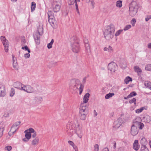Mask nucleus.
<instances>
[{
    "instance_id": "a18cd8bd",
    "label": "nucleus",
    "mask_w": 151,
    "mask_h": 151,
    "mask_svg": "<svg viewBox=\"0 0 151 151\" xmlns=\"http://www.w3.org/2000/svg\"><path fill=\"white\" fill-rule=\"evenodd\" d=\"M77 0H68V3L69 5H73Z\"/></svg>"
},
{
    "instance_id": "20e7f679",
    "label": "nucleus",
    "mask_w": 151,
    "mask_h": 151,
    "mask_svg": "<svg viewBox=\"0 0 151 151\" xmlns=\"http://www.w3.org/2000/svg\"><path fill=\"white\" fill-rule=\"evenodd\" d=\"M139 8L137 2L132 1L129 6V15L133 17L137 14Z\"/></svg>"
},
{
    "instance_id": "1a4fd4ad",
    "label": "nucleus",
    "mask_w": 151,
    "mask_h": 151,
    "mask_svg": "<svg viewBox=\"0 0 151 151\" xmlns=\"http://www.w3.org/2000/svg\"><path fill=\"white\" fill-rule=\"evenodd\" d=\"M117 67L116 63L111 62L109 64L108 67V70L111 71V73H113L115 72V71L116 70Z\"/></svg>"
},
{
    "instance_id": "aec40b11",
    "label": "nucleus",
    "mask_w": 151,
    "mask_h": 151,
    "mask_svg": "<svg viewBox=\"0 0 151 151\" xmlns=\"http://www.w3.org/2000/svg\"><path fill=\"white\" fill-rule=\"evenodd\" d=\"M48 21L51 26L53 27H54L56 23V22L55 20L54 17L49 19Z\"/></svg>"
},
{
    "instance_id": "6e6d98bb",
    "label": "nucleus",
    "mask_w": 151,
    "mask_h": 151,
    "mask_svg": "<svg viewBox=\"0 0 151 151\" xmlns=\"http://www.w3.org/2000/svg\"><path fill=\"white\" fill-rule=\"evenodd\" d=\"M43 101L42 96H39L38 97V102L41 103Z\"/></svg>"
},
{
    "instance_id": "774afa93",
    "label": "nucleus",
    "mask_w": 151,
    "mask_h": 151,
    "mask_svg": "<svg viewBox=\"0 0 151 151\" xmlns=\"http://www.w3.org/2000/svg\"><path fill=\"white\" fill-rule=\"evenodd\" d=\"M147 47L149 49H151V43L148 44Z\"/></svg>"
},
{
    "instance_id": "393cba45",
    "label": "nucleus",
    "mask_w": 151,
    "mask_h": 151,
    "mask_svg": "<svg viewBox=\"0 0 151 151\" xmlns=\"http://www.w3.org/2000/svg\"><path fill=\"white\" fill-rule=\"evenodd\" d=\"M38 28V34L40 35H42L43 33V29L42 24L39 25Z\"/></svg>"
},
{
    "instance_id": "9b49d317",
    "label": "nucleus",
    "mask_w": 151,
    "mask_h": 151,
    "mask_svg": "<svg viewBox=\"0 0 151 151\" xmlns=\"http://www.w3.org/2000/svg\"><path fill=\"white\" fill-rule=\"evenodd\" d=\"M25 134V136L27 139H29L31 137V133L34 132V130L32 128H30L25 130L24 132Z\"/></svg>"
},
{
    "instance_id": "603ef678",
    "label": "nucleus",
    "mask_w": 151,
    "mask_h": 151,
    "mask_svg": "<svg viewBox=\"0 0 151 151\" xmlns=\"http://www.w3.org/2000/svg\"><path fill=\"white\" fill-rule=\"evenodd\" d=\"M45 88L42 87H40L39 88V92L40 93H41L42 92L43 93L44 92H45Z\"/></svg>"
},
{
    "instance_id": "a878e982",
    "label": "nucleus",
    "mask_w": 151,
    "mask_h": 151,
    "mask_svg": "<svg viewBox=\"0 0 151 151\" xmlns=\"http://www.w3.org/2000/svg\"><path fill=\"white\" fill-rule=\"evenodd\" d=\"M145 85L147 88H148L151 90V82L148 81H146L145 82Z\"/></svg>"
},
{
    "instance_id": "b1692460",
    "label": "nucleus",
    "mask_w": 151,
    "mask_h": 151,
    "mask_svg": "<svg viewBox=\"0 0 151 151\" xmlns=\"http://www.w3.org/2000/svg\"><path fill=\"white\" fill-rule=\"evenodd\" d=\"M104 50L105 51H107L110 52H112L114 51L113 48L110 46H109L105 47L104 49Z\"/></svg>"
},
{
    "instance_id": "f704fd0d",
    "label": "nucleus",
    "mask_w": 151,
    "mask_h": 151,
    "mask_svg": "<svg viewBox=\"0 0 151 151\" xmlns=\"http://www.w3.org/2000/svg\"><path fill=\"white\" fill-rule=\"evenodd\" d=\"M14 56L13 55H12V58L13 60V67L15 69H17V62L15 61L14 59Z\"/></svg>"
},
{
    "instance_id": "c756f323",
    "label": "nucleus",
    "mask_w": 151,
    "mask_h": 151,
    "mask_svg": "<svg viewBox=\"0 0 151 151\" xmlns=\"http://www.w3.org/2000/svg\"><path fill=\"white\" fill-rule=\"evenodd\" d=\"M116 7L118 8H121L122 6V1L121 0L117 1L116 3Z\"/></svg>"
},
{
    "instance_id": "052dcab7",
    "label": "nucleus",
    "mask_w": 151,
    "mask_h": 151,
    "mask_svg": "<svg viewBox=\"0 0 151 151\" xmlns=\"http://www.w3.org/2000/svg\"><path fill=\"white\" fill-rule=\"evenodd\" d=\"M68 144L71 145L72 146H73V145H74L75 144L72 141L70 140H69L68 142Z\"/></svg>"
},
{
    "instance_id": "de8ad7c7",
    "label": "nucleus",
    "mask_w": 151,
    "mask_h": 151,
    "mask_svg": "<svg viewBox=\"0 0 151 151\" xmlns=\"http://www.w3.org/2000/svg\"><path fill=\"white\" fill-rule=\"evenodd\" d=\"M131 27V26L130 25H126L124 29V30L126 31L130 29Z\"/></svg>"
},
{
    "instance_id": "cd10ccee",
    "label": "nucleus",
    "mask_w": 151,
    "mask_h": 151,
    "mask_svg": "<svg viewBox=\"0 0 151 151\" xmlns=\"http://www.w3.org/2000/svg\"><path fill=\"white\" fill-rule=\"evenodd\" d=\"M134 70L137 73H139L142 72V70L138 66H135L134 67Z\"/></svg>"
},
{
    "instance_id": "4468645a",
    "label": "nucleus",
    "mask_w": 151,
    "mask_h": 151,
    "mask_svg": "<svg viewBox=\"0 0 151 151\" xmlns=\"http://www.w3.org/2000/svg\"><path fill=\"white\" fill-rule=\"evenodd\" d=\"M22 90L25 91L27 93H32L33 91V88L29 85H23V89Z\"/></svg>"
},
{
    "instance_id": "6e6552de",
    "label": "nucleus",
    "mask_w": 151,
    "mask_h": 151,
    "mask_svg": "<svg viewBox=\"0 0 151 151\" xmlns=\"http://www.w3.org/2000/svg\"><path fill=\"white\" fill-rule=\"evenodd\" d=\"M1 40L2 42L3 45L4 47V50L6 52H7L8 51L9 44L8 41L5 37L1 36L0 37Z\"/></svg>"
},
{
    "instance_id": "2f4dec72",
    "label": "nucleus",
    "mask_w": 151,
    "mask_h": 151,
    "mask_svg": "<svg viewBox=\"0 0 151 151\" xmlns=\"http://www.w3.org/2000/svg\"><path fill=\"white\" fill-rule=\"evenodd\" d=\"M114 95V93H109L106 94L105 96V98L106 99H108L109 98L112 97Z\"/></svg>"
},
{
    "instance_id": "e2e57ef3",
    "label": "nucleus",
    "mask_w": 151,
    "mask_h": 151,
    "mask_svg": "<svg viewBox=\"0 0 151 151\" xmlns=\"http://www.w3.org/2000/svg\"><path fill=\"white\" fill-rule=\"evenodd\" d=\"M84 42L85 43V44H89L88 43V40L86 39V38H85L84 40Z\"/></svg>"
},
{
    "instance_id": "f03ea898",
    "label": "nucleus",
    "mask_w": 151,
    "mask_h": 151,
    "mask_svg": "<svg viewBox=\"0 0 151 151\" xmlns=\"http://www.w3.org/2000/svg\"><path fill=\"white\" fill-rule=\"evenodd\" d=\"M144 127V125L143 123H142L140 122L134 121L131 127V134L133 136L136 135L138 133L139 129H141Z\"/></svg>"
},
{
    "instance_id": "37998d69",
    "label": "nucleus",
    "mask_w": 151,
    "mask_h": 151,
    "mask_svg": "<svg viewBox=\"0 0 151 151\" xmlns=\"http://www.w3.org/2000/svg\"><path fill=\"white\" fill-rule=\"evenodd\" d=\"M145 69L146 70L151 71V64H148L145 66Z\"/></svg>"
},
{
    "instance_id": "13d9d810",
    "label": "nucleus",
    "mask_w": 151,
    "mask_h": 151,
    "mask_svg": "<svg viewBox=\"0 0 151 151\" xmlns=\"http://www.w3.org/2000/svg\"><path fill=\"white\" fill-rule=\"evenodd\" d=\"M61 0H54V3L61 4Z\"/></svg>"
},
{
    "instance_id": "39448f33",
    "label": "nucleus",
    "mask_w": 151,
    "mask_h": 151,
    "mask_svg": "<svg viewBox=\"0 0 151 151\" xmlns=\"http://www.w3.org/2000/svg\"><path fill=\"white\" fill-rule=\"evenodd\" d=\"M74 132L76 134L78 137L81 139L83 135V132L82 130V127L78 122L75 124L74 126Z\"/></svg>"
},
{
    "instance_id": "864d4df0",
    "label": "nucleus",
    "mask_w": 151,
    "mask_h": 151,
    "mask_svg": "<svg viewBox=\"0 0 151 151\" xmlns=\"http://www.w3.org/2000/svg\"><path fill=\"white\" fill-rule=\"evenodd\" d=\"M12 149V147L10 146H6L5 148V150H6L8 151H10Z\"/></svg>"
},
{
    "instance_id": "3c124183",
    "label": "nucleus",
    "mask_w": 151,
    "mask_h": 151,
    "mask_svg": "<svg viewBox=\"0 0 151 151\" xmlns=\"http://www.w3.org/2000/svg\"><path fill=\"white\" fill-rule=\"evenodd\" d=\"M136 21V19H133L131 21V23L133 26H134Z\"/></svg>"
},
{
    "instance_id": "9d476101",
    "label": "nucleus",
    "mask_w": 151,
    "mask_h": 151,
    "mask_svg": "<svg viewBox=\"0 0 151 151\" xmlns=\"http://www.w3.org/2000/svg\"><path fill=\"white\" fill-rule=\"evenodd\" d=\"M123 122V119L119 117L114 122V127L116 129L119 128Z\"/></svg>"
},
{
    "instance_id": "338daca9",
    "label": "nucleus",
    "mask_w": 151,
    "mask_h": 151,
    "mask_svg": "<svg viewBox=\"0 0 151 151\" xmlns=\"http://www.w3.org/2000/svg\"><path fill=\"white\" fill-rule=\"evenodd\" d=\"M102 151H109V150L108 148L105 147L103 149Z\"/></svg>"
},
{
    "instance_id": "09e8293b",
    "label": "nucleus",
    "mask_w": 151,
    "mask_h": 151,
    "mask_svg": "<svg viewBox=\"0 0 151 151\" xmlns=\"http://www.w3.org/2000/svg\"><path fill=\"white\" fill-rule=\"evenodd\" d=\"M38 143L37 139H35L33 140L32 142V144L33 145H35L37 144Z\"/></svg>"
},
{
    "instance_id": "2eb2a0df",
    "label": "nucleus",
    "mask_w": 151,
    "mask_h": 151,
    "mask_svg": "<svg viewBox=\"0 0 151 151\" xmlns=\"http://www.w3.org/2000/svg\"><path fill=\"white\" fill-rule=\"evenodd\" d=\"M79 109V111L88 113V107L84 103H82L80 105Z\"/></svg>"
},
{
    "instance_id": "0e129e2a",
    "label": "nucleus",
    "mask_w": 151,
    "mask_h": 151,
    "mask_svg": "<svg viewBox=\"0 0 151 151\" xmlns=\"http://www.w3.org/2000/svg\"><path fill=\"white\" fill-rule=\"evenodd\" d=\"M72 147H73V148L75 150V151L78 150L77 146L75 144L74 145H73L72 146Z\"/></svg>"
},
{
    "instance_id": "a19ab883",
    "label": "nucleus",
    "mask_w": 151,
    "mask_h": 151,
    "mask_svg": "<svg viewBox=\"0 0 151 151\" xmlns=\"http://www.w3.org/2000/svg\"><path fill=\"white\" fill-rule=\"evenodd\" d=\"M15 94V90L14 88H12L11 89L10 92V96L11 97L13 96Z\"/></svg>"
},
{
    "instance_id": "7ed1b4c3",
    "label": "nucleus",
    "mask_w": 151,
    "mask_h": 151,
    "mask_svg": "<svg viewBox=\"0 0 151 151\" xmlns=\"http://www.w3.org/2000/svg\"><path fill=\"white\" fill-rule=\"evenodd\" d=\"M70 86L73 87V88L76 90L78 89V87L79 85L80 86L79 88V94L81 95L83 91V86L80 83L79 80L76 79H73L71 80L70 84Z\"/></svg>"
},
{
    "instance_id": "bb28decb",
    "label": "nucleus",
    "mask_w": 151,
    "mask_h": 151,
    "mask_svg": "<svg viewBox=\"0 0 151 151\" xmlns=\"http://www.w3.org/2000/svg\"><path fill=\"white\" fill-rule=\"evenodd\" d=\"M85 50L88 53H90L91 52L90 47L89 44L85 45Z\"/></svg>"
},
{
    "instance_id": "e433bc0d",
    "label": "nucleus",
    "mask_w": 151,
    "mask_h": 151,
    "mask_svg": "<svg viewBox=\"0 0 151 151\" xmlns=\"http://www.w3.org/2000/svg\"><path fill=\"white\" fill-rule=\"evenodd\" d=\"M54 40L53 39H52L50 42L47 45V47L49 49L51 48L52 47V45L54 42Z\"/></svg>"
},
{
    "instance_id": "c85d7f7f",
    "label": "nucleus",
    "mask_w": 151,
    "mask_h": 151,
    "mask_svg": "<svg viewBox=\"0 0 151 151\" xmlns=\"http://www.w3.org/2000/svg\"><path fill=\"white\" fill-rule=\"evenodd\" d=\"M132 81V78L129 76L126 77L124 80L125 83L126 84H127L129 81Z\"/></svg>"
},
{
    "instance_id": "ea45409f",
    "label": "nucleus",
    "mask_w": 151,
    "mask_h": 151,
    "mask_svg": "<svg viewBox=\"0 0 151 151\" xmlns=\"http://www.w3.org/2000/svg\"><path fill=\"white\" fill-rule=\"evenodd\" d=\"M22 49L26 51H27L28 53L30 52V50L27 45H26L24 47H22Z\"/></svg>"
},
{
    "instance_id": "4d7b16f0",
    "label": "nucleus",
    "mask_w": 151,
    "mask_h": 151,
    "mask_svg": "<svg viewBox=\"0 0 151 151\" xmlns=\"http://www.w3.org/2000/svg\"><path fill=\"white\" fill-rule=\"evenodd\" d=\"M29 53H27L24 54V56L25 58H28L30 57V55Z\"/></svg>"
},
{
    "instance_id": "a211bd4d",
    "label": "nucleus",
    "mask_w": 151,
    "mask_h": 151,
    "mask_svg": "<svg viewBox=\"0 0 151 151\" xmlns=\"http://www.w3.org/2000/svg\"><path fill=\"white\" fill-rule=\"evenodd\" d=\"M60 4L54 3L53 8L54 12H59L60 9Z\"/></svg>"
},
{
    "instance_id": "c9c22d12",
    "label": "nucleus",
    "mask_w": 151,
    "mask_h": 151,
    "mask_svg": "<svg viewBox=\"0 0 151 151\" xmlns=\"http://www.w3.org/2000/svg\"><path fill=\"white\" fill-rule=\"evenodd\" d=\"M4 130V128L3 127H0V139L2 137L3 135V132Z\"/></svg>"
},
{
    "instance_id": "69168bd1",
    "label": "nucleus",
    "mask_w": 151,
    "mask_h": 151,
    "mask_svg": "<svg viewBox=\"0 0 151 151\" xmlns=\"http://www.w3.org/2000/svg\"><path fill=\"white\" fill-rule=\"evenodd\" d=\"M87 77H85L83 78V81H82V82L84 83L86 82V80Z\"/></svg>"
},
{
    "instance_id": "4be33fe9",
    "label": "nucleus",
    "mask_w": 151,
    "mask_h": 151,
    "mask_svg": "<svg viewBox=\"0 0 151 151\" xmlns=\"http://www.w3.org/2000/svg\"><path fill=\"white\" fill-rule=\"evenodd\" d=\"M89 95L90 94L88 93H86L85 94L83 98V103L84 104L87 102L89 99Z\"/></svg>"
},
{
    "instance_id": "4c0bfd02",
    "label": "nucleus",
    "mask_w": 151,
    "mask_h": 151,
    "mask_svg": "<svg viewBox=\"0 0 151 151\" xmlns=\"http://www.w3.org/2000/svg\"><path fill=\"white\" fill-rule=\"evenodd\" d=\"M145 109L144 107H142L139 109H138L135 111V112L137 114H139L141 112Z\"/></svg>"
},
{
    "instance_id": "79ce46f5",
    "label": "nucleus",
    "mask_w": 151,
    "mask_h": 151,
    "mask_svg": "<svg viewBox=\"0 0 151 151\" xmlns=\"http://www.w3.org/2000/svg\"><path fill=\"white\" fill-rule=\"evenodd\" d=\"M137 95V93L135 91L131 92L130 94L128 95V97H131Z\"/></svg>"
},
{
    "instance_id": "6ab92c4d",
    "label": "nucleus",
    "mask_w": 151,
    "mask_h": 151,
    "mask_svg": "<svg viewBox=\"0 0 151 151\" xmlns=\"http://www.w3.org/2000/svg\"><path fill=\"white\" fill-rule=\"evenodd\" d=\"M142 120L144 122L149 123L151 121V117L148 115H146L143 117Z\"/></svg>"
},
{
    "instance_id": "f3484780",
    "label": "nucleus",
    "mask_w": 151,
    "mask_h": 151,
    "mask_svg": "<svg viewBox=\"0 0 151 151\" xmlns=\"http://www.w3.org/2000/svg\"><path fill=\"white\" fill-rule=\"evenodd\" d=\"M133 148L136 151H137L139 148L140 145L137 140H135L133 144Z\"/></svg>"
},
{
    "instance_id": "5fc2aeb1",
    "label": "nucleus",
    "mask_w": 151,
    "mask_h": 151,
    "mask_svg": "<svg viewBox=\"0 0 151 151\" xmlns=\"http://www.w3.org/2000/svg\"><path fill=\"white\" fill-rule=\"evenodd\" d=\"M33 36L35 40V41L37 42V41L38 40V36L36 33H34L33 34Z\"/></svg>"
},
{
    "instance_id": "ddd939ff",
    "label": "nucleus",
    "mask_w": 151,
    "mask_h": 151,
    "mask_svg": "<svg viewBox=\"0 0 151 151\" xmlns=\"http://www.w3.org/2000/svg\"><path fill=\"white\" fill-rule=\"evenodd\" d=\"M76 6V9L77 13L79 15L80 12L78 10V6L79 7H81L83 6V4L80 1V0H77L75 2Z\"/></svg>"
},
{
    "instance_id": "c03bdc74",
    "label": "nucleus",
    "mask_w": 151,
    "mask_h": 151,
    "mask_svg": "<svg viewBox=\"0 0 151 151\" xmlns=\"http://www.w3.org/2000/svg\"><path fill=\"white\" fill-rule=\"evenodd\" d=\"M99 146L98 144H96L93 148V151H99Z\"/></svg>"
},
{
    "instance_id": "412c9836",
    "label": "nucleus",
    "mask_w": 151,
    "mask_h": 151,
    "mask_svg": "<svg viewBox=\"0 0 151 151\" xmlns=\"http://www.w3.org/2000/svg\"><path fill=\"white\" fill-rule=\"evenodd\" d=\"M5 89L4 87L2 85H0V96H3L5 95Z\"/></svg>"
},
{
    "instance_id": "5701e85b",
    "label": "nucleus",
    "mask_w": 151,
    "mask_h": 151,
    "mask_svg": "<svg viewBox=\"0 0 151 151\" xmlns=\"http://www.w3.org/2000/svg\"><path fill=\"white\" fill-rule=\"evenodd\" d=\"M147 142L145 137L142 138L140 141V143L142 145V146L146 147V145L147 144Z\"/></svg>"
},
{
    "instance_id": "680f3d73",
    "label": "nucleus",
    "mask_w": 151,
    "mask_h": 151,
    "mask_svg": "<svg viewBox=\"0 0 151 151\" xmlns=\"http://www.w3.org/2000/svg\"><path fill=\"white\" fill-rule=\"evenodd\" d=\"M22 45H24L26 43V40L25 39H22L21 41Z\"/></svg>"
},
{
    "instance_id": "473e14b6",
    "label": "nucleus",
    "mask_w": 151,
    "mask_h": 151,
    "mask_svg": "<svg viewBox=\"0 0 151 151\" xmlns=\"http://www.w3.org/2000/svg\"><path fill=\"white\" fill-rule=\"evenodd\" d=\"M47 14L49 19L54 18L53 13L51 11H49L47 13Z\"/></svg>"
},
{
    "instance_id": "49530a36",
    "label": "nucleus",
    "mask_w": 151,
    "mask_h": 151,
    "mask_svg": "<svg viewBox=\"0 0 151 151\" xmlns=\"http://www.w3.org/2000/svg\"><path fill=\"white\" fill-rule=\"evenodd\" d=\"M140 151H149V150L146 147L141 146Z\"/></svg>"
},
{
    "instance_id": "7c9ffc66",
    "label": "nucleus",
    "mask_w": 151,
    "mask_h": 151,
    "mask_svg": "<svg viewBox=\"0 0 151 151\" xmlns=\"http://www.w3.org/2000/svg\"><path fill=\"white\" fill-rule=\"evenodd\" d=\"M87 115L85 114H81L80 113H79V114L80 119L83 120H85Z\"/></svg>"
},
{
    "instance_id": "58836bf2",
    "label": "nucleus",
    "mask_w": 151,
    "mask_h": 151,
    "mask_svg": "<svg viewBox=\"0 0 151 151\" xmlns=\"http://www.w3.org/2000/svg\"><path fill=\"white\" fill-rule=\"evenodd\" d=\"M123 31L122 29H119L115 33H114V35L116 37L119 36Z\"/></svg>"
},
{
    "instance_id": "423d86ee",
    "label": "nucleus",
    "mask_w": 151,
    "mask_h": 151,
    "mask_svg": "<svg viewBox=\"0 0 151 151\" xmlns=\"http://www.w3.org/2000/svg\"><path fill=\"white\" fill-rule=\"evenodd\" d=\"M75 124L69 122L67 124L65 131L68 134H72L73 133Z\"/></svg>"
},
{
    "instance_id": "72a5a7b5",
    "label": "nucleus",
    "mask_w": 151,
    "mask_h": 151,
    "mask_svg": "<svg viewBox=\"0 0 151 151\" xmlns=\"http://www.w3.org/2000/svg\"><path fill=\"white\" fill-rule=\"evenodd\" d=\"M36 7V4L34 2H32L31 3V11L33 12L34 11Z\"/></svg>"
},
{
    "instance_id": "8fccbe9b",
    "label": "nucleus",
    "mask_w": 151,
    "mask_h": 151,
    "mask_svg": "<svg viewBox=\"0 0 151 151\" xmlns=\"http://www.w3.org/2000/svg\"><path fill=\"white\" fill-rule=\"evenodd\" d=\"M136 99L135 98H133L132 99L129 100V103L130 104H132L133 103H134V104L135 105L136 104Z\"/></svg>"
},
{
    "instance_id": "f8f14e48",
    "label": "nucleus",
    "mask_w": 151,
    "mask_h": 151,
    "mask_svg": "<svg viewBox=\"0 0 151 151\" xmlns=\"http://www.w3.org/2000/svg\"><path fill=\"white\" fill-rule=\"evenodd\" d=\"M20 123L21 122L20 121L16 122L11 127L10 132L12 133L13 134H14L18 129L19 127H18V126L19 125Z\"/></svg>"
},
{
    "instance_id": "dca6fc26",
    "label": "nucleus",
    "mask_w": 151,
    "mask_h": 151,
    "mask_svg": "<svg viewBox=\"0 0 151 151\" xmlns=\"http://www.w3.org/2000/svg\"><path fill=\"white\" fill-rule=\"evenodd\" d=\"M23 85H24L19 82H15L13 84L14 87L21 90L23 89Z\"/></svg>"
},
{
    "instance_id": "f257e3e1",
    "label": "nucleus",
    "mask_w": 151,
    "mask_h": 151,
    "mask_svg": "<svg viewBox=\"0 0 151 151\" xmlns=\"http://www.w3.org/2000/svg\"><path fill=\"white\" fill-rule=\"evenodd\" d=\"M115 27L113 24H110L106 26L103 31L104 37L107 40H110L114 37Z\"/></svg>"
},
{
    "instance_id": "0eeeda50",
    "label": "nucleus",
    "mask_w": 151,
    "mask_h": 151,
    "mask_svg": "<svg viewBox=\"0 0 151 151\" xmlns=\"http://www.w3.org/2000/svg\"><path fill=\"white\" fill-rule=\"evenodd\" d=\"M72 50L75 53H78L79 51L80 47L78 42L75 41L71 45Z\"/></svg>"
},
{
    "instance_id": "bf43d9fd",
    "label": "nucleus",
    "mask_w": 151,
    "mask_h": 151,
    "mask_svg": "<svg viewBox=\"0 0 151 151\" xmlns=\"http://www.w3.org/2000/svg\"><path fill=\"white\" fill-rule=\"evenodd\" d=\"M151 19V16H147L145 18V21L146 22L148 21L150 19Z\"/></svg>"
}]
</instances>
